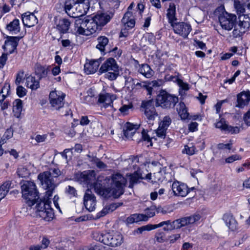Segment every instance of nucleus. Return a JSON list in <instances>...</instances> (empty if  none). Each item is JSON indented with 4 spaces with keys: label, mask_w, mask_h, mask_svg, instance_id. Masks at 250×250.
Listing matches in <instances>:
<instances>
[{
    "label": "nucleus",
    "mask_w": 250,
    "mask_h": 250,
    "mask_svg": "<svg viewBox=\"0 0 250 250\" xmlns=\"http://www.w3.org/2000/svg\"><path fill=\"white\" fill-rule=\"evenodd\" d=\"M84 205L89 211H93L95 209L96 198L90 190H86L83 197Z\"/></svg>",
    "instance_id": "nucleus-15"
},
{
    "label": "nucleus",
    "mask_w": 250,
    "mask_h": 250,
    "mask_svg": "<svg viewBox=\"0 0 250 250\" xmlns=\"http://www.w3.org/2000/svg\"><path fill=\"white\" fill-rule=\"evenodd\" d=\"M142 138L143 140L145 142H146L147 143V146H152V143L151 142V139L153 138V137H152L151 138H150L149 135L147 134V132L145 129H143L142 130Z\"/></svg>",
    "instance_id": "nucleus-46"
},
{
    "label": "nucleus",
    "mask_w": 250,
    "mask_h": 250,
    "mask_svg": "<svg viewBox=\"0 0 250 250\" xmlns=\"http://www.w3.org/2000/svg\"><path fill=\"white\" fill-rule=\"evenodd\" d=\"M22 197L26 201L29 206H32L39 199L35 184L32 181H26L21 186Z\"/></svg>",
    "instance_id": "nucleus-2"
},
{
    "label": "nucleus",
    "mask_w": 250,
    "mask_h": 250,
    "mask_svg": "<svg viewBox=\"0 0 250 250\" xmlns=\"http://www.w3.org/2000/svg\"><path fill=\"white\" fill-rule=\"evenodd\" d=\"M17 38L15 37H9L7 40L5 41L3 46L4 49L10 53L13 52L16 49L17 45Z\"/></svg>",
    "instance_id": "nucleus-26"
},
{
    "label": "nucleus",
    "mask_w": 250,
    "mask_h": 250,
    "mask_svg": "<svg viewBox=\"0 0 250 250\" xmlns=\"http://www.w3.org/2000/svg\"><path fill=\"white\" fill-rule=\"evenodd\" d=\"M241 157L238 154L232 155L226 159L225 161L227 163H231L235 161L239 160Z\"/></svg>",
    "instance_id": "nucleus-59"
},
{
    "label": "nucleus",
    "mask_w": 250,
    "mask_h": 250,
    "mask_svg": "<svg viewBox=\"0 0 250 250\" xmlns=\"http://www.w3.org/2000/svg\"><path fill=\"white\" fill-rule=\"evenodd\" d=\"M131 16L132 13L127 11L125 13L122 20V22L125 24V27H128L130 28L134 27L135 22L134 19L130 18Z\"/></svg>",
    "instance_id": "nucleus-33"
},
{
    "label": "nucleus",
    "mask_w": 250,
    "mask_h": 250,
    "mask_svg": "<svg viewBox=\"0 0 250 250\" xmlns=\"http://www.w3.org/2000/svg\"><path fill=\"white\" fill-rule=\"evenodd\" d=\"M10 186V184L7 182L0 187V199L1 200L4 198L8 193Z\"/></svg>",
    "instance_id": "nucleus-40"
},
{
    "label": "nucleus",
    "mask_w": 250,
    "mask_h": 250,
    "mask_svg": "<svg viewBox=\"0 0 250 250\" xmlns=\"http://www.w3.org/2000/svg\"><path fill=\"white\" fill-rule=\"evenodd\" d=\"M84 0H61V4L63 7L67 14L72 18H76L80 16L82 14L81 10L77 11L78 7L82 4Z\"/></svg>",
    "instance_id": "nucleus-6"
},
{
    "label": "nucleus",
    "mask_w": 250,
    "mask_h": 250,
    "mask_svg": "<svg viewBox=\"0 0 250 250\" xmlns=\"http://www.w3.org/2000/svg\"><path fill=\"white\" fill-rule=\"evenodd\" d=\"M87 28L85 31V35L89 36L92 35L97 31H100L101 28L98 25L93 18H88L87 21Z\"/></svg>",
    "instance_id": "nucleus-23"
},
{
    "label": "nucleus",
    "mask_w": 250,
    "mask_h": 250,
    "mask_svg": "<svg viewBox=\"0 0 250 250\" xmlns=\"http://www.w3.org/2000/svg\"><path fill=\"white\" fill-rule=\"evenodd\" d=\"M141 176L137 172H135L133 174L128 176V179L129 181V188H132L133 185L137 183L139 179H141Z\"/></svg>",
    "instance_id": "nucleus-39"
},
{
    "label": "nucleus",
    "mask_w": 250,
    "mask_h": 250,
    "mask_svg": "<svg viewBox=\"0 0 250 250\" xmlns=\"http://www.w3.org/2000/svg\"><path fill=\"white\" fill-rule=\"evenodd\" d=\"M246 31L242 30V28L239 27L237 25L232 32V36L234 38H237L241 36Z\"/></svg>",
    "instance_id": "nucleus-52"
},
{
    "label": "nucleus",
    "mask_w": 250,
    "mask_h": 250,
    "mask_svg": "<svg viewBox=\"0 0 250 250\" xmlns=\"http://www.w3.org/2000/svg\"><path fill=\"white\" fill-rule=\"evenodd\" d=\"M71 22L66 19H60L57 24V28L61 33H65L68 31Z\"/></svg>",
    "instance_id": "nucleus-29"
},
{
    "label": "nucleus",
    "mask_w": 250,
    "mask_h": 250,
    "mask_svg": "<svg viewBox=\"0 0 250 250\" xmlns=\"http://www.w3.org/2000/svg\"><path fill=\"white\" fill-rule=\"evenodd\" d=\"M223 220L230 230L234 231L237 229V222L231 214H225Z\"/></svg>",
    "instance_id": "nucleus-25"
},
{
    "label": "nucleus",
    "mask_w": 250,
    "mask_h": 250,
    "mask_svg": "<svg viewBox=\"0 0 250 250\" xmlns=\"http://www.w3.org/2000/svg\"><path fill=\"white\" fill-rule=\"evenodd\" d=\"M25 89L21 86H19L17 88V93L19 97H23L26 94Z\"/></svg>",
    "instance_id": "nucleus-63"
},
{
    "label": "nucleus",
    "mask_w": 250,
    "mask_h": 250,
    "mask_svg": "<svg viewBox=\"0 0 250 250\" xmlns=\"http://www.w3.org/2000/svg\"><path fill=\"white\" fill-rule=\"evenodd\" d=\"M234 5L238 15H242L245 12V8L239 1L235 0Z\"/></svg>",
    "instance_id": "nucleus-44"
},
{
    "label": "nucleus",
    "mask_w": 250,
    "mask_h": 250,
    "mask_svg": "<svg viewBox=\"0 0 250 250\" xmlns=\"http://www.w3.org/2000/svg\"><path fill=\"white\" fill-rule=\"evenodd\" d=\"M177 83L179 87L182 89L185 90H188L189 89L188 84L187 83H185L182 80L177 79Z\"/></svg>",
    "instance_id": "nucleus-62"
},
{
    "label": "nucleus",
    "mask_w": 250,
    "mask_h": 250,
    "mask_svg": "<svg viewBox=\"0 0 250 250\" xmlns=\"http://www.w3.org/2000/svg\"><path fill=\"white\" fill-rule=\"evenodd\" d=\"M100 63L99 59L91 60L87 62L84 65V72L87 74L95 73L98 70Z\"/></svg>",
    "instance_id": "nucleus-19"
},
{
    "label": "nucleus",
    "mask_w": 250,
    "mask_h": 250,
    "mask_svg": "<svg viewBox=\"0 0 250 250\" xmlns=\"http://www.w3.org/2000/svg\"><path fill=\"white\" fill-rule=\"evenodd\" d=\"M126 183V179L121 174L117 173L112 175L111 188H109L113 198H117L124 193V188Z\"/></svg>",
    "instance_id": "nucleus-5"
},
{
    "label": "nucleus",
    "mask_w": 250,
    "mask_h": 250,
    "mask_svg": "<svg viewBox=\"0 0 250 250\" xmlns=\"http://www.w3.org/2000/svg\"><path fill=\"white\" fill-rule=\"evenodd\" d=\"M201 218L199 214H195L192 216L177 219L172 222L171 226L168 228H164L165 230L178 229L185 226L193 224L198 221Z\"/></svg>",
    "instance_id": "nucleus-9"
},
{
    "label": "nucleus",
    "mask_w": 250,
    "mask_h": 250,
    "mask_svg": "<svg viewBox=\"0 0 250 250\" xmlns=\"http://www.w3.org/2000/svg\"><path fill=\"white\" fill-rule=\"evenodd\" d=\"M178 101L177 97L172 96L166 91L162 90L157 96L156 105L163 108H170L174 107Z\"/></svg>",
    "instance_id": "nucleus-7"
},
{
    "label": "nucleus",
    "mask_w": 250,
    "mask_h": 250,
    "mask_svg": "<svg viewBox=\"0 0 250 250\" xmlns=\"http://www.w3.org/2000/svg\"><path fill=\"white\" fill-rule=\"evenodd\" d=\"M79 10H81L82 14L80 16L77 17L79 18L75 20V28L78 33L81 35H85V31H86V28H87L88 18H83V17L82 16L83 15L82 7H78L77 8V11Z\"/></svg>",
    "instance_id": "nucleus-13"
},
{
    "label": "nucleus",
    "mask_w": 250,
    "mask_h": 250,
    "mask_svg": "<svg viewBox=\"0 0 250 250\" xmlns=\"http://www.w3.org/2000/svg\"><path fill=\"white\" fill-rule=\"evenodd\" d=\"M227 126L228 125L226 123V121L224 119H221L220 121L217 122L215 124L216 128H219L223 131H226Z\"/></svg>",
    "instance_id": "nucleus-49"
},
{
    "label": "nucleus",
    "mask_w": 250,
    "mask_h": 250,
    "mask_svg": "<svg viewBox=\"0 0 250 250\" xmlns=\"http://www.w3.org/2000/svg\"><path fill=\"white\" fill-rule=\"evenodd\" d=\"M171 123V119L168 116H166L164 118L163 121L160 124V125L167 129V127Z\"/></svg>",
    "instance_id": "nucleus-56"
},
{
    "label": "nucleus",
    "mask_w": 250,
    "mask_h": 250,
    "mask_svg": "<svg viewBox=\"0 0 250 250\" xmlns=\"http://www.w3.org/2000/svg\"><path fill=\"white\" fill-rule=\"evenodd\" d=\"M82 250H112L109 247L104 246L102 245H95L94 246H90L85 247Z\"/></svg>",
    "instance_id": "nucleus-43"
},
{
    "label": "nucleus",
    "mask_w": 250,
    "mask_h": 250,
    "mask_svg": "<svg viewBox=\"0 0 250 250\" xmlns=\"http://www.w3.org/2000/svg\"><path fill=\"white\" fill-rule=\"evenodd\" d=\"M115 99V96L113 94H110L109 93H105L104 94H100L98 99V102L101 105V107L105 108L112 106L113 101Z\"/></svg>",
    "instance_id": "nucleus-17"
},
{
    "label": "nucleus",
    "mask_w": 250,
    "mask_h": 250,
    "mask_svg": "<svg viewBox=\"0 0 250 250\" xmlns=\"http://www.w3.org/2000/svg\"><path fill=\"white\" fill-rule=\"evenodd\" d=\"M240 131V128L238 126H232L230 125H228L227 127V129L226 131H227L228 133H230L232 134H237Z\"/></svg>",
    "instance_id": "nucleus-54"
},
{
    "label": "nucleus",
    "mask_w": 250,
    "mask_h": 250,
    "mask_svg": "<svg viewBox=\"0 0 250 250\" xmlns=\"http://www.w3.org/2000/svg\"><path fill=\"white\" fill-rule=\"evenodd\" d=\"M98 44L96 48L99 49L102 52H104L105 47L107 45L108 42V39L105 36H101L98 38Z\"/></svg>",
    "instance_id": "nucleus-36"
},
{
    "label": "nucleus",
    "mask_w": 250,
    "mask_h": 250,
    "mask_svg": "<svg viewBox=\"0 0 250 250\" xmlns=\"http://www.w3.org/2000/svg\"><path fill=\"white\" fill-rule=\"evenodd\" d=\"M112 14H108L107 13H98L93 18L97 23L98 25L102 28V27L104 26L108 21H109Z\"/></svg>",
    "instance_id": "nucleus-18"
},
{
    "label": "nucleus",
    "mask_w": 250,
    "mask_h": 250,
    "mask_svg": "<svg viewBox=\"0 0 250 250\" xmlns=\"http://www.w3.org/2000/svg\"><path fill=\"white\" fill-rule=\"evenodd\" d=\"M65 192L70 197H77L78 194L76 189L73 187L68 186L66 188Z\"/></svg>",
    "instance_id": "nucleus-48"
},
{
    "label": "nucleus",
    "mask_w": 250,
    "mask_h": 250,
    "mask_svg": "<svg viewBox=\"0 0 250 250\" xmlns=\"http://www.w3.org/2000/svg\"><path fill=\"white\" fill-rule=\"evenodd\" d=\"M35 73L40 78H42L47 76L48 71L45 67L38 65L35 68Z\"/></svg>",
    "instance_id": "nucleus-38"
},
{
    "label": "nucleus",
    "mask_w": 250,
    "mask_h": 250,
    "mask_svg": "<svg viewBox=\"0 0 250 250\" xmlns=\"http://www.w3.org/2000/svg\"><path fill=\"white\" fill-rule=\"evenodd\" d=\"M93 188L96 193L104 196V198L112 197L109 188H104L102 184L98 182L93 184Z\"/></svg>",
    "instance_id": "nucleus-24"
},
{
    "label": "nucleus",
    "mask_w": 250,
    "mask_h": 250,
    "mask_svg": "<svg viewBox=\"0 0 250 250\" xmlns=\"http://www.w3.org/2000/svg\"><path fill=\"white\" fill-rule=\"evenodd\" d=\"M141 107L143 109V111L146 119L147 120L148 124L153 125V121L158 116V114L153 106V101L149 100L143 101Z\"/></svg>",
    "instance_id": "nucleus-8"
},
{
    "label": "nucleus",
    "mask_w": 250,
    "mask_h": 250,
    "mask_svg": "<svg viewBox=\"0 0 250 250\" xmlns=\"http://www.w3.org/2000/svg\"><path fill=\"white\" fill-rule=\"evenodd\" d=\"M156 209V207L154 206H152L145 209V211L146 213L145 214L146 217H147V220L149 218L152 217L155 215Z\"/></svg>",
    "instance_id": "nucleus-45"
},
{
    "label": "nucleus",
    "mask_w": 250,
    "mask_h": 250,
    "mask_svg": "<svg viewBox=\"0 0 250 250\" xmlns=\"http://www.w3.org/2000/svg\"><path fill=\"white\" fill-rule=\"evenodd\" d=\"M138 127V125H133L130 123H126L124 128V135L128 139L131 138Z\"/></svg>",
    "instance_id": "nucleus-27"
},
{
    "label": "nucleus",
    "mask_w": 250,
    "mask_h": 250,
    "mask_svg": "<svg viewBox=\"0 0 250 250\" xmlns=\"http://www.w3.org/2000/svg\"><path fill=\"white\" fill-rule=\"evenodd\" d=\"M17 173L18 175L21 177H27L30 175V172L25 167H20L18 169Z\"/></svg>",
    "instance_id": "nucleus-47"
},
{
    "label": "nucleus",
    "mask_w": 250,
    "mask_h": 250,
    "mask_svg": "<svg viewBox=\"0 0 250 250\" xmlns=\"http://www.w3.org/2000/svg\"><path fill=\"white\" fill-rule=\"evenodd\" d=\"M219 21L223 29L229 31L232 29L235 23L236 16L234 14L225 12L220 15Z\"/></svg>",
    "instance_id": "nucleus-10"
},
{
    "label": "nucleus",
    "mask_w": 250,
    "mask_h": 250,
    "mask_svg": "<svg viewBox=\"0 0 250 250\" xmlns=\"http://www.w3.org/2000/svg\"><path fill=\"white\" fill-rule=\"evenodd\" d=\"M149 87L148 82H142L141 83H136L135 88L137 89H139L141 88L145 89L147 91V95H149Z\"/></svg>",
    "instance_id": "nucleus-51"
},
{
    "label": "nucleus",
    "mask_w": 250,
    "mask_h": 250,
    "mask_svg": "<svg viewBox=\"0 0 250 250\" xmlns=\"http://www.w3.org/2000/svg\"><path fill=\"white\" fill-rule=\"evenodd\" d=\"M175 33L186 38L191 30V26L185 22L175 23L171 25Z\"/></svg>",
    "instance_id": "nucleus-14"
},
{
    "label": "nucleus",
    "mask_w": 250,
    "mask_h": 250,
    "mask_svg": "<svg viewBox=\"0 0 250 250\" xmlns=\"http://www.w3.org/2000/svg\"><path fill=\"white\" fill-rule=\"evenodd\" d=\"M139 72L147 78L153 76V71L147 64H142L139 69Z\"/></svg>",
    "instance_id": "nucleus-34"
},
{
    "label": "nucleus",
    "mask_w": 250,
    "mask_h": 250,
    "mask_svg": "<svg viewBox=\"0 0 250 250\" xmlns=\"http://www.w3.org/2000/svg\"><path fill=\"white\" fill-rule=\"evenodd\" d=\"M177 110L182 119L185 120L188 118L189 114L188 112L186 105L184 103L181 102L179 103L177 107Z\"/></svg>",
    "instance_id": "nucleus-35"
},
{
    "label": "nucleus",
    "mask_w": 250,
    "mask_h": 250,
    "mask_svg": "<svg viewBox=\"0 0 250 250\" xmlns=\"http://www.w3.org/2000/svg\"><path fill=\"white\" fill-rule=\"evenodd\" d=\"M132 107V105L131 104H129L128 105H123L120 108L119 111L122 114L125 115L128 114L129 110Z\"/></svg>",
    "instance_id": "nucleus-57"
},
{
    "label": "nucleus",
    "mask_w": 250,
    "mask_h": 250,
    "mask_svg": "<svg viewBox=\"0 0 250 250\" xmlns=\"http://www.w3.org/2000/svg\"><path fill=\"white\" fill-rule=\"evenodd\" d=\"M137 222L147 221V217L144 214H135Z\"/></svg>",
    "instance_id": "nucleus-64"
},
{
    "label": "nucleus",
    "mask_w": 250,
    "mask_h": 250,
    "mask_svg": "<svg viewBox=\"0 0 250 250\" xmlns=\"http://www.w3.org/2000/svg\"><path fill=\"white\" fill-rule=\"evenodd\" d=\"M97 240L105 245L112 247H119L124 242L123 235L120 233L115 231L99 234Z\"/></svg>",
    "instance_id": "nucleus-3"
},
{
    "label": "nucleus",
    "mask_w": 250,
    "mask_h": 250,
    "mask_svg": "<svg viewBox=\"0 0 250 250\" xmlns=\"http://www.w3.org/2000/svg\"><path fill=\"white\" fill-rule=\"evenodd\" d=\"M94 170L84 171L83 172H78L74 175V179L80 182H88L95 178Z\"/></svg>",
    "instance_id": "nucleus-16"
},
{
    "label": "nucleus",
    "mask_w": 250,
    "mask_h": 250,
    "mask_svg": "<svg viewBox=\"0 0 250 250\" xmlns=\"http://www.w3.org/2000/svg\"><path fill=\"white\" fill-rule=\"evenodd\" d=\"M13 104V111L14 116L16 118H19L22 110V101L19 99H16L14 101Z\"/></svg>",
    "instance_id": "nucleus-32"
},
{
    "label": "nucleus",
    "mask_w": 250,
    "mask_h": 250,
    "mask_svg": "<svg viewBox=\"0 0 250 250\" xmlns=\"http://www.w3.org/2000/svg\"><path fill=\"white\" fill-rule=\"evenodd\" d=\"M62 172L58 167H50L48 170L40 173L38 178L40 180L43 188L46 190L45 197L37 206L38 215L46 221H51L54 217V212L51 207L49 197L56 187L54 178L61 175Z\"/></svg>",
    "instance_id": "nucleus-1"
},
{
    "label": "nucleus",
    "mask_w": 250,
    "mask_h": 250,
    "mask_svg": "<svg viewBox=\"0 0 250 250\" xmlns=\"http://www.w3.org/2000/svg\"><path fill=\"white\" fill-rule=\"evenodd\" d=\"M65 94L60 91L54 90L50 93L49 99L51 106L56 110L60 109L64 105Z\"/></svg>",
    "instance_id": "nucleus-11"
},
{
    "label": "nucleus",
    "mask_w": 250,
    "mask_h": 250,
    "mask_svg": "<svg viewBox=\"0 0 250 250\" xmlns=\"http://www.w3.org/2000/svg\"><path fill=\"white\" fill-rule=\"evenodd\" d=\"M99 72L101 74L105 73V78L110 80L116 79L119 75L118 66L115 59L108 58L101 65Z\"/></svg>",
    "instance_id": "nucleus-4"
},
{
    "label": "nucleus",
    "mask_w": 250,
    "mask_h": 250,
    "mask_svg": "<svg viewBox=\"0 0 250 250\" xmlns=\"http://www.w3.org/2000/svg\"><path fill=\"white\" fill-rule=\"evenodd\" d=\"M13 135V130L10 128L6 130L5 132L4 133V134L3 136V139H2L1 142H2V143L4 144V140H5V139H9L11 138Z\"/></svg>",
    "instance_id": "nucleus-60"
},
{
    "label": "nucleus",
    "mask_w": 250,
    "mask_h": 250,
    "mask_svg": "<svg viewBox=\"0 0 250 250\" xmlns=\"http://www.w3.org/2000/svg\"><path fill=\"white\" fill-rule=\"evenodd\" d=\"M166 170V167H164L157 172H154L153 173H149L146 175V178L151 180L152 183L163 181L164 179L167 178Z\"/></svg>",
    "instance_id": "nucleus-22"
},
{
    "label": "nucleus",
    "mask_w": 250,
    "mask_h": 250,
    "mask_svg": "<svg viewBox=\"0 0 250 250\" xmlns=\"http://www.w3.org/2000/svg\"><path fill=\"white\" fill-rule=\"evenodd\" d=\"M117 208L116 204H111L105 207L100 212V216H104L110 212H112Z\"/></svg>",
    "instance_id": "nucleus-42"
},
{
    "label": "nucleus",
    "mask_w": 250,
    "mask_h": 250,
    "mask_svg": "<svg viewBox=\"0 0 250 250\" xmlns=\"http://www.w3.org/2000/svg\"><path fill=\"white\" fill-rule=\"evenodd\" d=\"M27 87L31 88L32 90H36L39 87V82L36 80L35 78L32 76L27 77L26 81Z\"/></svg>",
    "instance_id": "nucleus-37"
},
{
    "label": "nucleus",
    "mask_w": 250,
    "mask_h": 250,
    "mask_svg": "<svg viewBox=\"0 0 250 250\" xmlns=\"http://www.w3.org/2000/svg\"><path fill=\"white\" fill-rule=\"evenodd\" d=\"M166 128L159 125V128L156 130L157 136L161 139H164L166 137Z\"/></svg>",
    "instance_id": "nucleus-50"
},
{
    "label": "nucleus",
    "mask_w": 250,
    "mask_h": 250,
    "mask_svg": "<svg viewBox=\"0 0 250 250\" xmlns=\"http://www.w3.org/2000/svg\"><path fill=\"white\" fill-rule=\"evenodd\" d=\"M47 138V134L37 135L35 139L38 143H42L45 142Z\"/></svg>",
    "instance_id": "nucleus-61"
},
{
    "label": "nucleus",
    "mask_w": 250,
    "mask_h": 250,
    "mask_svg": "<svg viewBox=\"0 0 250 250\" xmlns=\"http://www.w3.org/2000/svg\"><path fill=\"white\" fill-rule=\"evenodd\" d=\"M22 21L24 25L28 27L34 26L38 21L34 14L28 12L22 15Z\"/></svg>",
    "instance_id": "nucleus-21"
},
{
    "label": "nucleus",
    "mask_w": 250,
    "mask_h": 250,
    "mask_svg": "<svg viewBox=\"0 0 250 250\" xmlns=\"http://www.w3.org/2000/svg\"><path fill=\"white\" fill-rule=\"evenodd\" d=\"M172 189L175 195L185 197L190 190H194V188H189L186 184L178 181H175L172 185Z\"/></svg>",
    "instance_id": "nucleus-12"
},
{
    "label": "nucleus",
    "mask_w": 250,
    "mask_h": 250,
    "mask_svg": "<svg viewBox=\"0 0 250 250\" xmlns=\"http://www.w3.org/2000/svg\"><path fill=\"white\" fill-rule=\"evenodd\" d=\"M239 20L238 26L242 28V30L247 31L250 27V18L248 15L243 14L239 16Z\"/></svg>",
    "instance_id": "nucleus-28"
},
{
    "label": "nucleus",
    "mask_w": 250,
    "mask_h": 250,
    "mask_svg": "<svg viewBox=\"0 0 250 250\" xmlns=\"http://www.w3.org/2000/svg\"><path fill=\"white\" fill-rule=\"evenodd\" d=\"M149 85V95H151L152 94V91L153 87H156L160 86V83L157 81H153L151 82H148Z\"/></svg>",
    "instance_id": "nucleus-58"
},
{
    "label": "nucleus",
    "mask_w": 250,
    "mask_h": 250,
    "mask_svg": "<svg viewBox=\"0 0 250 250\" xmlns=\"http://www.w3.org/2000/svg\"><path fill=\"white\" fill-rule=\"evenodd\" d=\"M125 87L129 91H132L136 87V84L134 83V80L130 77H125Z\"/></svg>",
    "instance_id": "nucleus-41"
},
{
    "label": "nucleus",
    "mask_w": 250,
    "mask_h": 250,
    "mask_svg": "<svg viewBox=\"0 0 250 250\" xmlns=\"http://www.w3.org/2000/svg\"><path fill=\"white\" fill-rule=\"evenodd\" d=\"M176 7L174 3H170L169 8L167 10V16L169 22L172 25L177 19L175 17Z\"/></svg>",
    "instance_id": "nucleus-31"
},
{
    "label": "nucleus",
    "mask_w": 250,
    "mask_h": 250,
    "mask_svg": "<svg viewBox=\"0 0 250 250\" xmlns=\"http://www.w3.org/2000/svg\"><path fill=\"white\" fill-rule=\"evenodd\" d=\"M232 142L231 140L229 141V143L224 144L223 143H220L217 145V148L219 149H228L230 150L232 147Z\"/></svg>",
    "instance_id": "nucleus-55"
},
{
    "label": "nucleus",
    "mask_w": 250,
    "mask_h": 250,
    "mask_svg": "<svg viewBox=\"0 0 250 250\" xmlns=\"http://www.w3.org/2000/svg\"><path fill=\"white\" fill-rule=\"evenodd\" d=\"M6 29L12 35H16L20 31V21L15 19L6 26Z\"/></svg>",
    "instance_id": "nucleus-30"
},
{
    "label": "nucleus",
    "mask_w": 250,
    "mask_h": 250,
    "mask_svg": "<svg viewBox=\"0 0 250 250\" xmlns=\"http://www.w3.org/2000/svg\"><path fill=\"white\" fill-rule=\"evenodd\" d=\"M195 152V148L194 146H186L185 148L182 150L183 153H186L189 155H193Z\"/></svg>",
    "instance_id": "nucleus-53"
},
{
    "label": "nucleus",
    "mask_w": 250,
    "mask_h": 250,
    "mask_svg": "<svg viewBox=\"0 0 250 250\" xmlns=\"http://www.w3.org/2000/svg\"><path fill=\"white\" fill-rule=\"evenodd\" d=\"M250 101V91H244L237 95V104L236 106L242 108L248 105Z\"/></svg>",
    "instance_id": "nucleus-20"
}]
</instances>
